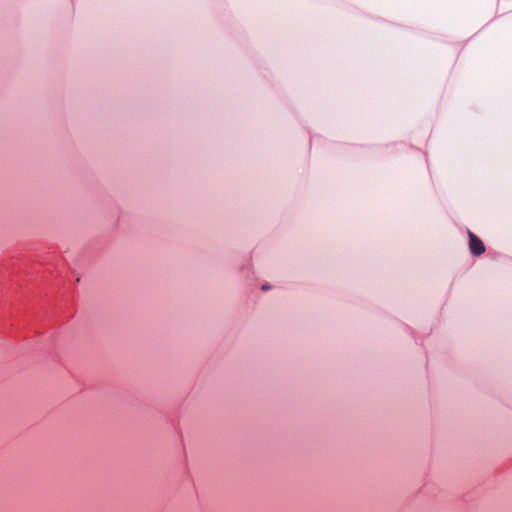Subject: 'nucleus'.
<instances>
[{"mask_svg":"<svg viewBox=\"0 0 512 512\" xmlns=\"http://www.w3.org/2000/svg\"><path fill=\"white\" fill-rule=\"evenodd\" d=\"M262 289H263V290H268V289H269V286H268V285H263V286H262Z\"/></svg>","mask_w":512,"mask_h":512,"instance_id":"f03ea898","label":"nucleus"},{"mask_svg":"<svg viewBox=\"0 0 512 512\" xmlns=\"http://www.w3.org/2000/svg\"><path fill=\"white\" fill-rule=\"evenodd\" d=\"M469 236V249L470 252L475 256H480L485 252L484 243L474 233L468 232Z\"/></svg>","mask_w":512,"mask_h":512,"instance_id":"f257e3e1","label":"nucleus"}]
</instances>
